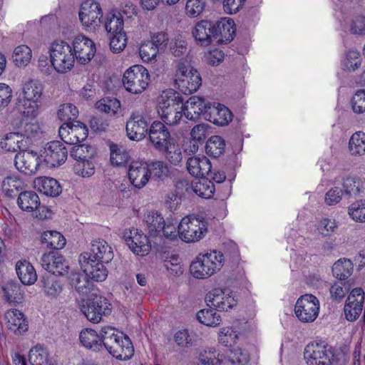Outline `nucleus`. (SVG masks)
Instances as JSON below:
<instances>
[{"label": "nucleus", "instance_id": "f257e3e1", "mask_svg": "<svg viewBox=\"0 0 365 365\" xmlns=\"http://www.w3.org/2000/svg\"><path fill=\"white\" fill-rule=\"evenodd\" d=\"M70 284L80 294L88 295L86 304H83L81 310L87 319H101L111 312L110 304L108 300L97 294L96 290L91 287V282L85 274L72 272L70 275Z\"/></svg>", "mask_w": 365, "mask_h": 365}, {"label": "nucleus", "instance_id": "f03ea898", "mask_svg": "<svg viewBox=\"0 0 365 365\" xmlns=\"http://www.w3.org/2000/svg\"><path fill=\"white\" fill-rule=\"evenodd\" d=\"M43 91V85L38 81H26L17 98L16 108L19 112L28 118H36L38 114Z\"/></svg>", "mask_w": 365, "mask_h": 365}, {"label": "nucleus", "instance_id": "7ed1b4c3", "mask_svg": "<svg viewBox=\"0 0 365 365\" xmlns=\"http://www.w3.org/2000/svg\"><path fill=\"white\" fill-rule=\"evenodd\" d=\"M103 349L115 359L127 361L134 354V347L130 338L112 327H104Z\"/></svg>", "mask_w": 365, "mask_h": 365}, {"label": "nucleus", "instance_id": "20e7f679", "mask_svg": "<svg viewBox=\"0 0 365 365\" xmlns=\"http://www.w3.org/2000/svg\"><path fill=\"white\" fill-rule=\"evenodd\" d=\"M341 352L323 342L312 341L304 351V359L307 365H338L343 364Z\"/></svg>", "mask_w": 365, "mask_h": 365}, {"label": "nucleus", "instance_id": "39448f33", "mask_svg": "<svg viewBox=\"0 0 365 365\" xmlns=\"http://www.w3.org/2000/svg\"><path fill=\"white\" fill-rule=\"evenodd\" d=\"M223 254L213 250L200 254L190 264V273L196 279H207L219 272L223 267Z\"/></svg>", "mask_w": 365, "mask_h": 365}, {"label": "nucleus", "instance_id": "423d86ee", "mask_svg": "<svg viewBox=\"0 0 365 365\" xmlns=\"http://www.w3.org/2000/svg\"><path fill=\"white\" fill-rule=\"evenodd\" d=\"M175 84L184 94L196 92L202 84L200 74L192 66L184 61H180L176 66Z\"/></svg>", "mask_w": 365, "mask_h": 365}, {"label": "nucleus", "instance_id": "0eeeda50", "mask_svg": "<svg viewBox=\"0 0 365 365\" xmlns=\"http://www.w3.org/2000/svg\"><path fill=\"white\" fill-rule=\"evenodd\" d=\"M50 62L58 73H66L74 66L75 58L71 46L64 41H56L49 48Z\"/></svg>", "mask_w": 365, "mask_h": 365}, {"label": "nucleus", "instance_id": "6e6552de", "mask_svg": "<svg viewBox=\"0 0 365 365\" xmlns=\"http://www.w3.org/2000/svg\"><path fill=\"white\" fill-rule=\"evenodd\" d=\"M180 239L186 243H195L207 233V222L201 217L190 215L182 217L178 225Z\"/></svg>", "mask_w": 365, "mask_h": 365}, {"label": "nucleus", "instance_id": "1a4fd4ad", "mask_svg": "<svg viewBox=\"0 0 365 365\" xmlns=\"http://www.w3.org/2000/svg\"><path fill=\"white\" fill-rule=\"evenodd\" d=\"M148 71L141 65H135L125 71L123 78L125 88L133 94L143 93L148 86Z\"/></svg>", "mask_w": 365, "mask_h": 365}, {"label": "nucleus", "instance_id": "9d476101", "mask_svg": "<svg viewBox=\"0 0 365 365\" xmlns=\"http://www.w3.org/2000/svg\"><path fill=\"white\" fill-rule=\"evenodd\" d=\"M79 19L84 29L94 31L99 28L103 18L101 4L94 0H87L82 3L79 12Z\"/></svg>", "mask_w": 365, "mask_h": 365}, {"label": "nucleus", "instance_id": "9b49d317", "mask_svg": "<svg viewBox=\"0 0 365 365\" xmlns=\"http://www.w3.org/2000/svg\"><path fill=\"white\" fill-rule=\"evenodd\" d=\"M123 237L129 249L137 255H147L151 249L148 237L138 229L125 230Z\"/></svg>", "mask_w": 365, "mask_h": 365}, {"label": "nucleus", "instance_id": "f8f14e48", "mask_svg": "<svg viewBox=\"0 0 365 365\" xmlns=\"http://www.w3.org/2000/svg\"><path fill=\"white\" fill-rule=\"evenodd\" d=\"M319 301L313 294L302 295L297 301L294 313L299 319H316L319 312Z\"/></svg>", "mask_w": 365, "mask_h": 365}, {"label": "nucleus", "instance_id": "ddd939ff", "mask_svg": "<svg viewBox=\"0 0 365 365\" xmlns=\"http://www.w3.org/2000/svg\"><path fill=\"white\" fill-rule=\"evenodd\" d=\"M67 157L68 149L62 142L57 140L48 143L41 153V158L50 167L63 164Z\"/></svg>", "mask_w": 365, "mask_h": 365}, {"label": "nucleus", "instance_id": "4468645a", "mask_svg": "<svg viewBox=\"0 0 365 365\" xmlns=\"http://www.w3.org/2000/svg\"><path fill=\"white\" fill-rule=\"evenodd\" d=\"M72 49L75 60L81 64H87L93 58L96 46L92 40L84 35L75 36L72 42Z\"/></svg>", "mask_w": 365, "mask_h": 365}, {"label": "nucleus", "instance_id": "2eb2a0df", "mask_svg": "<svg viewBox=\"0 0 365 365\" xmlns=\"http://www.w3.org/2000/svg\"><path fill=\"white\" fill-rule=\"evenodd\" d=\"M88 130L79 121L63 123L59 128L61 140L69 145H76L86 139Z\"/></svg>", "mask_w": 365, "mask_h": 365}, {"label": "nucleus", "instance_id": "dca6fc26", "mask_svg": "<svg viewBox=\"0 0 365 365\" xmlns=\"http://www.w3.org/2000/svg\"><path fill=\"white\" fill-rule=\"evenodd\" d=\"M205 302L210 307L226 312L236 304L233 292L227 289L211 290L206 294Z\"/></svg>", "mask_w": 365, "mask_h": 365}, {"label": "nucleus", "instance_id": "f3484780", "mask_svg": "<svg viewBox=\"0 0 365 365\" xmlns=\"http://www.w3.org/2000/svg\"><path fill=\"white\" fill-rule=\"evenodd\" d=\"M88 257L91 262L109 263L114 257L111 246L103 239L93 240L91 243L89 252H84L80 257Z\"/></svg>", "mask_w": 365, "mask_h": 365}, {"label": "nucleus", "instance_id": "a211bd4d", "mask_svg": "<svg viewBox=\"0 0 365 365\" xmlns=\"http://www.w3.org/2000/svg\"><path fill=\"white\" fill-rule=\"evenodd\" d=\"M128 175L130 183L135 187L138 189L144 187L150 178L148 162L139 160L131 162Z\"/></svg>", "mask_w": 365, "mask_h": 365}, {"label": "nucleus", "instance_id": "6ab92c4d", "mask_svg": "<svg viewBox=\"0 0 365 365\" xmlns=\"http://www.w3.org/2000/svg\"><path fill=\"white\" fill-rule=\"evenodd\" d=\"M41 264L43 269L53 276L67 274L69 266L68 262L61 255L53 253L43 254L41 258Z\"/></svg>", "mask_w": 365, "mask_h": 365}, {"label": "nucleus", "instance_id": "aec40b11", "mask_svg": "<svg viewBox=\"0 0 365 365\" xmlns=\"http://www.w3.org/2000/svg\"><path fill=\"white\" fill-rule=\"evenodd\" d=\"M364 307V291L361 288H355L348 296L344 306L346 319H356L362 312Z\"/></svg>", "mask_w": 365, "mask_h": 365}, {"label": "nucleus", "instance_id": "412c9836", "mask_svg": "<svg viewBox=\"0 0 365 365\" xmlns=\"http://www.w3.org/2000/svg\"><path fill=\"white\" fill-rule=\"evenodd\" d=\"M14 164L20 172L32 175L36 172L39 166L38 156L33 151H21L16 155Z\"/></svg>", "mask_w": 365, "mask_h": 365}, {"label": "nucleus", "instance_id": "4be33fe9", "mask_svg": "<svg viewBox=\"0 0 365 365\" xmlns=\"http://www.w3.org/2000/svg\"><path fill=\"white\" fill-rule=\"evenodd\" d=\"M148 135L152 145L160 151L164 150L166 145L172 141L169 130L160 121H155L151 124Z\"/></svg>", "mask_w": 365, "mask_h": 365}, {"label": "nucleus", "instance_id": "5701e85b", "mask_svg": "<svg viewBox=\"0 0 365 365\" xmlns=\"http://www.w3.org/2000/svg\"><path fill=\"white\" fill-rule=\"evenodd\" d=\"M210 103L198 96L190 97L183 105L184 115L190 120H196L200 115L205 119Z\"/></svg>", "mask_w": 365, "mask_h": 365}, {"label": "nucleus", "instance_id": "b1692460", "mask_svg": "<svg viewBox=\"0 0 365 365\" xmlns=\"http://www.w3.org/2000/svg\"><path fill=\"white\" fill-rule=\"evenodd\" d=\"M79 263L83 273L96 282L104 281L108 276V271L104 267L105 262H91L88 257H80Z\"/></svg>", "mask_w": 365, "mask_h": 365}, {"label": "nucleus", "instance_id": "393cba45", "mask_svg": "<svg viewBox=\"0 0 365 365\" xmlns=\"http://www.w3.org/2000/svg\"><path fill=\"white\" fill-rule=\"evenodd\" d=\"M103 327L100 331V334L92 329L86 328L81 330L79 334V340L83 347L93 351H101L103 349L104 341L103 340Z\"/></svg>", "mask_w": 365, "mask_h": 365}, {"label": "nucleus", "instance_id": "a878e982", "mask_svg": "<svg viewBox=\"0 0 365 365\" xmlns=\"http://www.w3.org/2000/svg\"><path fill=\"white\" fill-rule=\"evenodd\" d=\"M232 118L231 111L220 103L210 104L207 111L205 112V120L217 125H227Z\"/></svg>", "mask_w": 365, "mask_h": 365}, {"label": "nucleus", "instance_id": "bb28decb", "mask_svg": "<svg viewBox=\"0 0 365 365\" xmlns=\"http://www.w3.org/2000/svg\"><path fill=\"white\" fill-rule=\"evenodd\" d=\"M215 32L214 22L202 20L195 24L192 35L202 46H208L216 36Z\"/></svg>", "mask_w": 365, "mask_h": 365}, {"label": "nucleus", "instance_id": "cd10ccee", "mask_svg": "<svg viewBox=\"0 0 365 365\" xmlns=\"http://www.w3.org/2000/svg\"><path fill=\"white\" fill-rule=\"evenodd\" d=\"M186 165L189 173L196 178H205L212 170L210 161L204 155L190 157Z\"/></svg>", "mask_w": 365, "mask_h": 365}, {"label": "nucleus", "instance_id": "c85d7f7f", "mask_svg": "<svg viewBox=\"0 0 365 365\" xmlns=\"http://www.w3.org/2000/svg\"><path fill=\"white\" fill-rule=\"evenodd\" d=\"M215 30L216 31V39L219 42L229 43L234 37L236 29L235 28V22L232 19L223 18L220 21L214 23Z\"/></svg>", "mask_w": 365, "mask_h": 365}, {"label": "nucleus", "instance_id": "c756f323", "mask_svg": "<svg viewBox=\"0 0 365 365\" xmlns=\"http://www.w3.org/2000/svg\"><path fill=\"white\" fill-rule=\"evenodd\" d=\"M148 122L145 118L135 116L130 118L126 124V132L130 139L133 140H140L148 132Z\"/></svg>", "mask_w": 365, "mask_h": 365}, {"label": "nucleus", "instance_id": "7c9ffc66", "mask_svg": "<svg viewBox=\"0 0 365 365\" xmlns=\"http://www.w3.org/2000/svg\"><path fill=\"white\" fill-rule=\"evenodd\" d=\"M34 183L35 188L45 195L56 197L61 192L59 182L53 178L39 177L35 179Z\"/></svg>", "mask_w": 365, "mask_h": 365}, {"label": "nucleus", "instance_id": "2f4dec72", "mask_svg": "<svg viewBox=\"0 0 365 365\" xmlns=\"http://www.w3.org/2000/svg\"><path fill=\"white\" fill-rule=\"evenodd\" d=\"M16 274L22 284H34L37 280V274L33 265L28 261H19L16 264Z\"/></svg>", "mask_w": 365, "mask_h": 365}, {"label": "nucleus", "instance_id": "473e14b6", "mask_svg": "<svg viewBox=\"0 0 365 365\" xmlns=\"http://www.w3.org/2000/svg\"><path fill=\"white\" fill-rule=\"evenodd\" d=\"M42 289L44 294L48 298L58 297L63 291V285L61 281L57 279L56 276L46 274L41 279Z\"/></svg>", "mask_w": 365, "mask_h": 365}, {"label": "nucleus", "instance_id": "72a5a7b5", "mask_svg": "<svg viewBox=\"0 0 365 365\" xmlns=\"http://www.w3.org/2000/svg\"><path fill=\"white\" fill-rule=\"evenodd\" d=\"M158 113H164L165 110L182 104V100L179 93L173 89L163 91L158 98Z\"/></svg>", "mask_w": 365, "mask_h": 365}, {"label": "nucleus", "instance_id": "f704fd0d", "mask_svg": "<svg viewBox=\"0 0 365 365\" xmlns=\"http://www.w3.org/2000/svg\"><path fill=\"white\" fill-rule=\"evenodd\" d=\"M0 146L6 151L16 152L26 148V143L22 135L19 133H10L1 140Z\"/></svg>", "mask_w": 365, "mask_h": 365}, {"label": "nucleus", "instance_id": "c9c22d12", "mask_svg": "<svg viewBox=\"0 0 365 365\" xmlns=\"http://www.w3.org/2000/svg\"><path fill=\"white\" fill-rule=\"evenodd\" d=\"M4 297L9 302L19 303L24 299V291L21 284L15 280H9L2 287Z\"/></svg>", "mask_w": 365, "mask_h": 365}, {"label": "nucleus", "instance_id": "e433bc0d", "mask_svg": "<svg viewBox=\"0 0 365 365\" xmlns=\"http://www.w3.org/2000/svg\"><path fill=\"white\" fill-rule=\"evenodd\" d=\"M29 359L31 365H53V360L50 357L48 350L40 344L31 349Z\"/></svg>", "mask_w": 365, "mask_h": 365}, {"label": "nucleus", "instance_id": "4c0bfd02", "mask_svg": "<svg viewBox=\"0 0 365 365\" xmlns=\"http://www.w3.org/2000/svg\"><path fill=\"white\" fill-rule=\"evenodd\" d=\"M144 221L147 225L150 236L157 237L158 235H160V229L165 220L158 212L154 210L148 212L145 215Z\"/></svg>", "mask_w": 365, "mask_h": 365}, {"label": "nucleus", "instance_id": "58836bf2", "mask_svg": "<svg viewBox=\"0 0 365 365\" xmlns=\"http://www.w3.org/2000/svg\"><path fill=\"white\" fill-rule=\"evenodd\" d=\"M17 202L21 210L27 212H31L37 209L40 205L38 195L33 191L21 192Z\"/></svg>", "mask_w": 365, "mask_h": 365}, {"label": "nucleus", "instance_id": "ea45409f", "mask_svg": "<svg viewBox=\"0 0 365 365\" xmlns=\"http://www.w3.org/2000/svg\"><path fill=\"white\" fill-rule=\"evenodd\" d=\"M41 241L48 248L53 250L62 249L66 245L64 237L54 230L45 231L41 235Z\"/></svg>", "mask_w": 365, "mask_h": 365}, {"label": "nucleus", "instance_id": "a19ab883", "mask_svg": "<svg viewBox=\"0 0 365 365\" xmlns=\"http://www.w3.org/2000/svg\"><path fill=\"white\" fill-rule=\"evenodd\" d=\"M353 272V263L346 258L338 259L332 266L334 276L342 281L349 277Z\"/></svg>", "mask_w": 365, "mask_h": 365}, {"label": "nucleus", "instance_id": "79ce46f5", "mask_svg": "<svg viewBox=\"0 0 365 365\" xmlns=\"http://www.w3.org/2000/svg\"><path fill=\"white\" fill-rule=\"evenodd\" d=\"M31 58V49L24 44L16 46L12 54L13 62L19 68L26 67L30 63Z\"/></svg>", "mask_w": 365, "mask_h": 365}, {"label": "nucleus", "instance_id": "37998d69", "mask_svg": "<svg viewBox=\"0 0 365 365\" xmlns=\"http://www.w3.org/2000/svg\"><path fill=\"white\" fill-rule=\"evenodd\" d=\"M349 152L352 155H362L365 153V133H354L349 141Z\"/></svg>", "mask_w": 365, "mask_h": 365}, {"label": "nucleus", "instance_id": "c03bdc74", "mask_svg": "<svg viewBox=\"0 0 365 365\" xmlns=\"http://www.w3.org/2000/svg\"><path fill=\"white\" fill-rule=\"evenodd\" d=\"M158 113L166 124L177 125L182 120L184 115L183 104L166 109L164 113L159 112Z\"/></svg>", "mask_w": 365, "mask_h": 365}, {"label": "nucleus", "instance_id": "a18cd8bd", "mask_svg": "<svg viewBox=\"0 0 365 365\" xmlns=\"http://www.w3.org/2000/svg\"><path fill=\"white\" fill-rule=\"evenodd\" d=\"M25 186L24 182L16 175L6 177L2 182V190L8 196H12L22 190Z\"/></svg>", "mask_w": 365, "mask_h": 365}, {"label": "nucleus", "instance_id": "49530a36", "mask_svg": "<svg viewBox=\"0 0 365 365\" xmlns=\"http://www.w3.org/2000/svg\"><path fill=\"white\" fill-rule=\"evenodd\" d=\"M123 26V19L120 12L110 13L107 15L105 29L108 34L124 31Z\"/></svg>", "mask_w": 365, "mask_h": 365}, {"label": "nucleus", "instance_id": "de8ad7c7", "mask_svg": "<svg viewBox=\"0 0 365 365\" xmlns=\"http://www.w3.org/2000/svg\"><path fill=\"white\" fill-rule=\"evenodd\" d=\"M192 190L198 196L208 199L214 194L215 185L212 181L202 178L193 184Z\"/></svg>", "mask_w": 365, "mask_h": 365}, {"label": "nucleus", "instance_id": "09e8293b", "mask_svg": "<svg viewBox=\"0 0 365 365\" xmlns=\"http://www.w3.org/2000/svg\"><path fill=\"white\" fill-rule=\"evenodd\" d=\"M150 176L155 180H163L170 175V168L164 161L148 162Z\"/></svg>", "mask_w": 365, "mask_h": 365}, {"label": "nucleus", "instance_id": "8fccbe9b", "mask_svg": "<svg viewBox=\"0 0 365 365\" xmlns=\"http://www.w3.org/2000/svg\"><path fill=\"white\" fill-rule=\"evenodd\" d=\"M238 338V331L232 325L220 328L218 334V340L225 346H231L236 343Z\"/></svg>", "mask_w": 365, "mask_h": 365}, {"label": "nucleus", "instance_id": "3c124183", "mask_svg": "<svg viewBox=\"0 0 365 365\" xmlns=\"http://www.w3.org/2000/svg\"><path fill=\"white\" fill-rule=\"evenodd\" d=\"M225 145V141L222 137L219 135L211 136L206 143V153L212 157H219L223 153Z\"/></svg>", "mask_w": 365, "mask_h": 365}, {"label": "nucleus", "instance_id": "603ef678", "mask_svg": "<svg viewBox=\"0 0 365 365\" xmlns=\"http://www.w3.org/2000/svg\"><path fill=\"white\" fill-rule=\"evenodd\" d=\"M58 118L66 123H74L78 115V110L72 103H64L60 106L58 112Z\"/></svg>", "mask_w": 365, "mask_h": 365}, {"label": "nucleus", "instance_id": "864d4df0", "mask_svg": "<svg viewBox=\"0 0 365 365\" xmlns=\"http://www.w3.org/2000/svg\"><path fill=\"white\" fill-rule=\"evenodd\" d=\"M348 215L356 222H365V200L351 203L348 207Z\"/></svg>", "mask_w": 365, "mask_h": 365}, {"label": "nucleus", "instance_id": "5fc2aeb1", "mask_svg": "<svg viewBox=\"0 0 365 365\" xmlns=\"http://www.w3.org/2000/svg\"><path fill=\"white\" fill-rule=\"evenodd\" d=\"M362 58L356 50H350L346 53L342 62L343 69L348 71H356L361 64Z\"/></svg>", "mask_w": 365, "mask_h": 365}, {"label": "nucleus", "instance_id": "6e6d98bb", "mask_svg": "<svg viewBox=\"0 0 365 365\" xmlns=\"http://www.w3.org/2000/svg\"><path fill=\"white\" fill-rule=\"evenodd\" d=\"M169 49L176 57H181L188 53L187 43L181 36H175L169 42Z\"/></svg>", "mask_w": 365, "mask_h": 365}, {"label": "nucleus", "instance_id": "4d7b16f0", "mask_svg": "<svg viewBox=\"0 0 365 365\" xmlns=\"http://www.w3.org/2000/svg\"><path fill=\"white\" fill-rule=\"evenodd\" d=\"M128 152L117 145H110V162L117 166L125 165L129 160Z\"/></svg>", "mask_w": 365, "mask_h": 365}, {"label": "nucleus", "instance_id": "13d9d810", "mask_svg": "<svg viewBox=\"0 0 365 365\" xmlns=\"http://www.w3.org/2000/svg\"><path fill=\"white\" fill-rule=\"evenodd\" d=\"M158 53V48H156L150 41L142 43L139 48L141 59L147 63L155 62Z\"/></svg>", "mask_w": 365, "mask_h": 365}, {"label": "nucleus", "instance_id": "bf43d9fd", "mask_svg": "<svg viewBox=\"0 0 365 365\" xmlns=\"http://www.w3.org/2000/svg\"><path fill=\"white\" fill-rule=\"evenodd\" d=\"M110 47L114 53H120L126 46L127 37L125 31L109 34Z\"/></svg>", "mask_w": 365, "mask_h": 365}, {"label": "nucleus", "instance_id": "052dcab7", "mask_svg": "<svg viewBox=\"0 0 365 365\" xmlns=\"http://www.w3.org/2000/svg\"><path fill=\"white\" fill-rule=\"evenodd\" d=\"M162 151L165 152L166 158L173 165H178L182 159V154L180 146L169 142Z\"/></svg>", "mask_w": 365, "mask_h": 365}, {"label": "nucleus", "instance_id": "680f3d73", "mask_svg": "<svg viewBox=\"0 0 365 365\" xmlns=\"http://www.w3.org/2000/svg\"><path fill=\"white\" fill-rule=\"evenodd\" d=\"M120 106V101L115 98L101 99L96 103V109L106 113H116Z\"/></svg>", "mask_w": 365, "mask_h": 365}, {"label": "nucleus", "instance_id": "e2e57ef3", "mask_svg": "<svg viewBox=\"0 0 365 365\" xmlns=\"http://www.w3.org/2000/svg\"><path fill=\"white\" fill-rule=\"evenodd\" d=\"M227 359L233 364L246 365L249 362L250 356L246 351L240 348H236L230 350Z\"/></svg>", "mask_w": 365, "mask_h": 365}, {"label": "nucleus", "instance_id": "0e129e2a", "mask_svg": "<svg viewBox=\"0 0 365 365\" xmlns=\"http://www.w3.org/2000/svg\"><path fill=\"white\" fill-rule=\"evenodd\" d=\"M74 172L83 178H88L95 173L93 164L88 160H79L74 165Z\"/></svg>", "mask_w": 365, "mask_h": 365}, {"label": "nucleus", "instance_id": "69168bd1", "mask_svg": "<svg viewBox=\"0 0 365 365\" xmlns=\"http://www.w3.org/2000/svg\"><path fill=\"white\" fill-rule=\"evenodd\" d=\"M350 289L348 283L340 282H335L330 287V294L331 298L335 300H341L345 296Z\"/></svg>", "mask_w": 365, "mask_h": 365}, {"label": "nucleus", "instance_id": "338daca9", "mask_svg": "<svg viewBox=\"0 0 365 365\" xmlns=\"http://www.w3.org/2000/svg\"><path fill=\"white\" fill-rule=\"evenodd\" d=\"M337 223L334 219L324 218L318 224L317 230L319 233L324 236H331L337 229Z\"/></svg>", "mask_w": 365, "mask_h": 365}, {"label": "nucleus", "instance_id": "774afa93", "mask_svg": "<svg viewBox=\"0 0 365 365\" xmlns=\"http://www.w3.org/2000/svg\"><path fill=\"white\" fill-rule=\"evenodd\" d=\"M351 103L354 113L359 114L365 113V91H357L353 96Z\"/></svg>", "mask_w": 365, "mask_h": 365}]
</instances>
